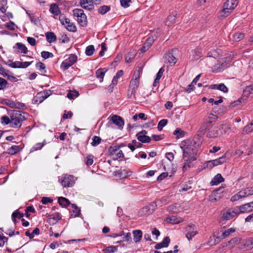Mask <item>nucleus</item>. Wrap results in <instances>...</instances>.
<instances>
[{"label":"nucleus","mask_w":253,"mask_h":253,"mask_svg":"<svg viewBox=\"0 0 253 253\" xmlns=\"http://www.w3.org/2000/svg\"><path fill=\"white\" fill-rule=\"evenodd\" d=\"M218 127L211 123L207 132V136L211 138L216 137L218 135Z\"/></svg>","instance_id":"obj_14"},{"label":"nucleus","mask_w":253,"mask_h":253,"mask_svg":"<svg viewBox=\"0 0 253 253\" xmlns=\"http://www.w3.org/2000/svg\"><path fill=\"white\" fill-rule=\"evenodd\" d=\"M168 222L171 224H177L180 222L179 219L176 216H171L167 219Z\"/></svg>","instance_id":"obj_43"},{"label":"nucleus","mask_w":253,"mask_h":253,"mask_svg":"<svg viewBox=\"0 0 253 253\" xmlns=\"http://www.w3.org/2000/svg\"><path fill=\"white\" fill-rule=\"evenodd\" d=\"M173 134L176 135V138L183 137L185 134V132L180 128H177L173 132Z\"/></svg>","instance_id":"obj_41"},{"label":"nucleus","mask_w":253,"mask_h":253,"mask_svg":"<svg viewBox=\"0 0 253 253\" xmlns=\"http://www.w3.org/2000/svg\"><path fill=\"white\" fill-rule=\"evenodd\" d=\"M212 122L211 121L207 120L204 122L199 128V132L202 133H205L206 132H208L209 128L211 125Z\"/></svg>","instance_id":"obj_21"},{"label":"nucleus","mask_w":253,"mask_h":253,"mask_svg":"<svg viewBox=\"0 0 253 253\" xmlns=\"http://www.w3.org/2000/svg\"><path fill=\"white\" fill-rule=\"evenodd\" d=\"M42 95H39V92L37 94V96L34 98L33 100V101L34 103H42L44 100H42Z\"/></svg>","instance_id":"obj_62"},{"label":"nucleus","mask_w":253,"mask_h":253,"mask_svg":"<svg viewBox=\"0 0 253 253\" xmlns=\"http://www.w3.org/2000/svg\"><path fill=\"white\" fill-rule=\"evenodd\" d=\"M71 207L73 209V214L72 215H73L75 217H78L80 215L81 210L80 208L78 207L75 204H71Z\"/></svg>","instance_id":"obj_38"},{"label":"nucleus","mask_w":253,"mask_h":253,"mask_svg":"<svg viewBox=\"0 0 253 253\" xmlns=\"http://www.w3.org/2000/svg\"><path fill=\"white\" fill-rule=\"evenodd\" d=\"M79 95V93L77 90H70L67 94V97L70 99H73L75 97H78Z\"/></svg>","instance_id":"obj_49"},{"label":"nucleus","mask_w":253,"mask_h":253,"mask_svg":"<svg viewBox=\"0 0 253 253\" xmlns=\"http://www.w3.org/2000/svg\"><path fill=\"white\" fill-rule=\"evenodd\" d=\"M6 4L7 2L6 0H0V11L3 13H4L6 11L5 7Z\"/></svg>","instance_id":"obj_56"},{"label":"nucleus","mask_w":253,"mask_h":253,"mask_svg":"<svg viewBox=\"0 0 253 253\" xmlns=\"http://www.w3.org/2000/svg\"><path fill=\"white\" fill-rule=\"evenodd\" d=\"M92 142L91 144L92 146H96L99 145L101 142V138L97 136H94L92 138Z\"/></svg>","instance_id":"obj_46"},{"label":"nucleus","mask_w":253,"mask_h":253,"mask_svg":"<svg viewBox=\"0 0 253 253\" xmlns=\"http://www.w3.org/2000/svg\"><path fill=\"white\" fill-rule=\"evenodd\" d=\"M59 180L64 187H72L75 183V177L72 175L67 174H63Z\"/></svg>","instance_id":"obj_7"},{"label":"nucleus","mask_w":253,"mask_h":253,"mask_svg":"<svg viewBox=\"0 0 253 253\" xmlns=\"http://www.w3.org/2000/svg\"><path fill=\"white\" fill-rule=\"evenodd\" d=\"M238 214H239V212L236 207L229 209L224 212L223 214V217L225 220H230Z\"/></svg>","instance_id":"obj_10"},{"label":"nucleus","mask_w":253,"mask_h":253,"mask_svg":"<svg viewBox=\"0 0 253 253\" xmlns=\"http://www.w3.org/2000/svg\"><path fill=\"white\" fill-rule=\"evenodd\" d=\"M22 149L23 147L21 145H12L7 149L6 153L10 155H14L19 153Z\"/></svg>","instance_id":"obj_17"},{"label":"nucleus","mask_w":253,"mask_h":253,"mask_svg":"<svg viewBox=\"0 0 253 253\" xmlns=\"http://www.w3.org/2000/svg\"><path fill=\"white\" fill-rule=\"evenodd\" d=\"M238 3V0H227L224 3L223 8L220 12V16L225 17L227 16L234 9Z\"/></svg>","instance_id":"obj_3"},{"label":"nucleus","mask_w":253,"mask_h":253,"mask_svg":"<svg viewBox=\"0 0 253 253\" xmlns=\"http://www.w3.org/2000/svg\"><path fill=\"white\" fill-rule=\"evenodd\" d=\"M33 61L32 62H20L15 61L12 62L10 66L13 68H26L29 66Z\"/></svg>","instance_id":"obj_15"},{"label":"nucleus","mask_w":253,"mask_h":253,"mask_svg":"<svg viewBox=\"0 0 253 253\" xmlns=\"http://www.w3.org/2000/svg\"><path fill=\"white\" fill-rule=\"evenodd\" d=\"M139 81L136 79H132L129 83V92L131 91L130 95L134 94L139 86Z\"/></svg>","instance_id":"obj_16"},{"label":"nucleus","mask_w":253,"mask_h":253,"mask_svg":"<svg viewBox=\"0 0 253 253\" xmlns=\"http://www.w3.org/2000/svg\"><path fill=\"white\" fill-rule=\"evenodd\" d=\"M106 72V70L105 68L102 69L100 68L98 70H97L96 71L95 75L98 79L100 80V82H102L103 80V78L104 77L105 74Z\"/></svg>","instance_id":"obj_32"},{"label":"nucleus","mask_w":253,"mask_h":253,"mask_svg":"<svg viewBox=\"0 0 253 253\" xmlns=\"http://www.w3.org/2000/svg\"><path fill=\"white\" fill-rule=\"evenodd\" d=\"M156 206L154 204H151L149 206L144 207L142 209V212L146 214H150L154 210L155 207Z\"/></svg>","instance_id":"obj_36"},{"label":"nucleus","mask_w":253,"mask_h":253,"mask_svg":"<svg viewBox=\"0 0 253 253\" xmlns=\"http://www.w3.org/2000/svg\"><path fill=\"white\" fill-rule=\"evenodd\" d=\"M8 83L6 80L0 77V90L3 89L6 87Z\"/></svg>","instance_id":"obj_60"},{"label":"nucleus","mask_w":253,"mask_h":253,"mask_svg":"<svg viewBox=\"0 0 253 253\" xmlns=\"http://www.w3.org/2000/svg\"><path fill=\"white\" fill-rule=\"evenodd\" d=\"M94 156L92 155H89L86 156L84 160V163L87 166L89 167L92 165L93 163Z\"/></svg>","instance_id":"obj_42"},{"label":"nucleus","mask_w":253,"mask_h":253,"mask_svg":"<svg viewBox=\"0 0 253 253\" xmlns=\"http://www.w3.org/2000/svg\"><path fill=\"white\" fill-rule=\"evenodd\" d=\"M89 3L88 0H80V5L84 9L88 10L89 11L92 10L94 8L93 3Z\"/></svg>","instance_id":"obj_22"},{"label":"nucleus","mask_w":253,"mask_h":253,"mask_svg":"<svg viewBox=\"0 0 253 253\" xmlns=\"http://www.w3.org/2000/svg\"><path fill=\"white\" fill-rule=\"evenodd\" d=\"M13 48H17L20 50L21 52L26 54L28 50L27 47L22 43L17 42L13 46Z\"/></svg>","instance_id":"obj_31"},{"label":"nucleus","mask_w":253,"mask_h":253,"mask_svg":"<svg viewBox=\"0 0 253 253\" xmlns=\"http://www.w3.org/2000/svg\"><path fill=\"white\" fill-rule=\"evenodd\" d=\"M168 122V121L167 119L161 120L158 124V129L159 131H161L162 128L167 125Z\"/></svg>","instance_id":"obj_51"},{"label":"nucleus","mask_w":253,"mask_h":253,"mask_svg":"<svg viewBox=\"0 0 253 253\" xmlns=\"http://www.w3.org/2000/svg\"><path fill=\"white\" fill-rule=\"evenodd\" d=\"M242 191L245 197L253 195V187H247Z\"/></svg>","instance_id":"obj_37"},{"label":"nucleus","mask_w":253,"mask_h":253,"mask_svg":"<svg viewBox=\"0 0 253 253\" xmlns=\"http://www.w3.org/2000/svg\"><path fill=\"white\" fill-rule=\"evenodd\" d=\"M59 20L61 24L64 25L68 31L72 32H76L77 31V28L74 23L71 22L70 19L64 15H60Z\"/></svg>","instance_id":"obj_5"},{"label":"nucleus","mask_w":253,"mask_h":253,"mask_svg":"<svg viewBox=\"0 0 253 253\" xmlns=\"http://www.w3.org/2000/svg\"><path fill=\"white\" fill-rule=\"evenodd\" d=\"M214 167V166L213 164L212 160L209 161L205 163L203 165V167L204 169L208 168V169H211V168H212Z\"/></svg>","instance_id":"obj_64"},{"label":"nucleus","mask_w":253,"mask_h":253,"mask_svg":"<svg viewBox=\"0 0 253 253\" xmlns=\"http://www.w3.org/2000/svg\"><path fill=\"white\" fill-rule=\"evenodd\" d=\"M226 154H224L222 157L212 160L214 167L225 163L226 162Z\"/></svg>","instance_id":"obj_28"},{"label":"nucleus","mask_w":253,"mask_h":253,"mask_svg":"<svg viewBox=\"0 0 253 253\" xmlns=\"http://www.w3.org/2000/svg\"><path fill=\"white\" fill-rule=\"evenodd\" d=\"M217 89L223 92L224 93H227L228 91V89L224 84H218Z\"/></svg>","instance_id":"obj_57"},{"label":"nucleus","mask_w":253,"mask_h":253,"mask_svg":"<svg viewBox=\"0 0 253 253\" xmlns=\"http://www.w3.org/2000/svg\"><path fill=\"white\" fill-rule=\"evenodd\" d=\"M112 123L116 125L118 128L122 129L125 125L124 120L122 117L117 115H113L111 119Z\"/></svg>","instance_id":"obj_12"},{"label":"nucleus","mask_w":253,"mask_h":253,"mask_svg":"<svg viewBox=\"0 0 253 253\" xmlns=\"http://www.w3.org/2000/svg\"><path fill=\"white\" fill-rule=\"evenodd\" d=\"M45 37L47 41L50 43L55 42L57 39L56 35L52 32L45 33Z\"/></svg>","instance_id":"obj_29"},{"label":"nucleus","mask_w":253,"mask_h":253,"mask_svg":"<svg viewBox=\"0 0 253 253\" xmlns=\"http://www.w3.org/2000/svg\"><path fill=\"white\" fill-rule=\"evenodd\" d=\"M95 51L94 47L92 45L87 46L85 48V53L87 56H91Z\"/></svg>","instance_id":"obj_44"},{"label":"nucleus","mask_w":253,"mask_h":253,"mask_svg":"<svg viewBox=\"0 0 253 253\" xmlns=\"http://www.w3.org/2000/svg\"><path fill=\"white\" fill-rule=\"evenodd\" d=\"M147 131L145 130H142L137 133L136 136L138 140L142 143H149L151 141V137L146 135Z\"/></svg>","instance_id":"obj_11"},{"label":"nucleus","mask_w":253,"mask_h":253,"mask_svg":"<svg viewBox=\"0 0 253 253\" xmlns=\"http://www.w3.org/2000/svg\"><path fill=\"white\" fill-rule=\"evenodd\" d=\"M238 211L239 214L241 213H245L251 212L253 211V201L249 203L245 204L240 207H236Z\"/></svg>","instance_id":"obj_13"},{"label":"nucleus","mask_w":253,"mask_h":253,"mask_svg":"<svg viewBox=\"0 0 253 253\" xmlns=\"http://www.w3.org/2000/svg\"><path fill=\"white\" fill-rule=\"evenodd\" d=\"M244 196L243 195V193L242 190H241L240 192H239L238 193L235 194V195L233 196L231 198V201L232 202H235L238 200H239L241 198H244Z\"/></svg>","instance_id":"obj_45"},{"label":"nucleus","mask_w":253,"mask_h":253,"mask_svg":"<svg viewBox=\"0 0 253 253\" xmlns=\"http://www.w3.org/2000/svg\"><path fill=\"white\" fill-rule=\"evenodd\" d=\"M253 123H251L250 124L247 125L243 129V133H248L253 131Z\"/></svg>","instance_id":"obj_55"},{"label":"nucleus","mask_w":253,"mask_h":253,"mask_svg":"<svg viewBox=\"0 0 253 253\" xmlns=\"http://www.w3.org/2000/svg\"><path fill=\"white\" fill-rule=\"evenodd\" d=\"M45 144V141L44 140L42 143H38L35 144L30 150V152H33L38 150H40Z\"/></svg>","instance_id":"obj_40"},{"label":"nucleus","mask_w":253,"mask_h":253,"mask_svg":"<svg viewBox=\"0 0 253 253\" xmlns=\"http://www.w3.org/2000/svg\"><path fill=\"white\" fill-rule=\"evenodd\" d=\"M24 214L18 211V210H16L14 211L12 214V218H18L21 219L24 216Z\"/></svg>","instance_id":"obj_50"},{"label":"nucleus","mask_w":253,"mask_h":253,"mask_svg":"<svg viewBox=\"0 0 253 253\" xmlns=\"http://www.w3.org/2000/svg\"><path fill=\"white\" fill-rule=\"evenodd\" d=\"M120 2L122 7L126 8L129 7L132 0H120Z\"/></svg>","instance_id":"obj_48"},{"label":"nucleus","mask_w":253,"mask_h":253,"mask_svg":"<svg viewBox=\"0 0 253 253\" xmlns=\"http://www.w3.org/2000/svg\"><path fill=\"white\" fill-rule=\"evenodd\" d=\"M77 56L74 54L69 55L67 59L64 60L61 64L60 67L63 70H67L77 61Z\"/></svg>","instance_id":"obj_8"},{"label":"nucleus","mask_w":253,"mask_h":253,"mask_svg":"<svg viewBox=\"0 0 253 253\" xmlns=\"http://www.w3.org/2000/svg\"><path fill=\"white\" fill-rule=\"evenodd\" d=\"M10 108L13 109H22L24 110L26 109L27 107L24 103L12 100Z\"/></svg>","instance_id":"obj_26"},{"label":"nucleus","mask_w":253,"mask_h":253,"mask_svg":"<svg viewBox=\"0 0 253 253\" xmlns=\"http://www.w3.org/2000/svg\"><path fill=\"white\" fill-rule=\"evenodd\" d=\"M119 150L117 149V147L115 146H110L108 149V152L109 153V155L110 156L112 157V159L113 158V156L116 154V152L118 151Z\"/></svg>","instance_id":"obj_53"},{"label":"nucleus","mask_w":253,"mask_h":253,"mask_svg":"<svg viewBox=\"0 0 253 253\" xmlns=\"http://www.w3.org/2000/svg\"><path fill=\"white\" fill-rule=\"evenodd\" d=\"M224 187H220L218 189L213 190L209 196V200L211 202H215L219 201L224 196Z\"/></svg>","instance_id":"obj_6"},{"label":"nucleus","mask_w":253,"mask_h":253,"mask_svg":"<svg viewBox=\"0 0 253 253\" xmlns=\"http://www.w3.org/2000/svg\"><path fill=\"white\" fill-rule=\"evenodd\" d=\"M176 14H173L172 15H169L167 18V20L166 22V24L169 26L175 22L176 18Z\"/></svg>","instance_id":"obj_35"},{"label":"nucleus","mask_w":253,"mask_h":253,"mask_svg":"<svg viewBox=\"0 0 253 253\" xmlns=\"http://www.w3.org/2000/svg\"><path fill=\"white\" fill-rule=\"evenodd\" d=\"M240 242V239L238 237L232 238L228 242L229 245H231V247H234L236 245L238 244Z\"/></svg>","instance_id":"obj_54"},{"label":"nucleus","mask_w":253,"mask_h":253,"mask_svg":"<svg viewBox=\"0 0 253 253\" xmlns=\"http://www.w3.org/2000/svg\"><path fill=\"white\" fill-rule=\"evenodd\" d=\"M200 144L195 139H187L181 142L180 147L182 150L183 159L187 163H191L197 160L198 149Z\"/></svg>","instance_id":"obj_1"},{"label":"nucleus","mask_w":253,"mask_h":253,"mask_svg":"<svg viewBox=\"0 0 253 253\" xmlns=\"http://www.w3.org/2000/svg\"><path fill=\"white\" fill-rule=\"evenodd\" d=\"M117 251V247L109 246L103 250L105 253H113Z\"/></svg>","instance_id":"obj_52"},{"label":"nucleus","mask_w":253,"mask_h":253,"mask_svg":"<svg viewBox=\"0 0 253 253\" xmlns=\"http://www.w3.org/2000/svg\"><path fill=\"white\" fill-rule=\"evenodd\" d=\"M49 11L55 15H58L60 13V10L58 6L56 3H52L49 8Z\"/></svg>","instance_id":"obj_27"},{"label":"nucleus","mask_w":253,"mask_h":253,"mask_svg":"<svg viewBox=\"0 0 253 253\" xmlns=\"http://www.w3.org/2000/svg\"><path fill=\"white\" fill-rule=\"evenodd\" d=\"M58 202L61 207L65 208H67L71 204L70 202L68 199L63 197L58 198Z\"/></svg>","instance_id":"obj_24"},{"label":"nucleus","mask_w":253,"mask_h":253,"mask_svg":"<svg viewBox=\"0 0 253 253\" xmlns=\"http://www.w3.org/2000/svg\"><path fill=\"white\" fill-rule=\"evenodd\" d=\"M229 37L233 41L238 42L244 38L245 34L242 32H237L230 34Z\"/></svg>","instance_id":"obj_18"},{"label":"nucleus","mask_w":253,"mask_h":253,"mask_svg":"<svg viewBox=\"0 0 253 253\" xmlns=\"http://www.w3.org/2000/svg\"><path fill=\"white\" fill-rule=\"evenodd\" d=\"M41 56L44 59L51 58L53 56V54L49 52L43 51L41 52Z\"/></svg>","instance_id":"obj_58"},{"label":"nucleus","mask_w":253,"mask_h":253,"mask_svg":"<svg viewBox=\"0 0 253 253\" xmlns=\"http://www.w3.org/2000/svg\"><path fill=\"white\" fill-rule=\"evenodd\" d=\"M73 14L77 17L78 24L83 27H85L87 25V16L84 10L80 8H75L73 10Z\"/></svg>","instance_id":"obj_4"},{"label":"nucleus","mask_w":253,"mask_h":253,"mask_svg":"<svg viewBox=\"0 0 253 253\" xmlns=\"http://www.w3.org/2000/svg\"><path fill=\"white\" fill-rule=\"evenodd\" d=\"M224 179L222 176L221 174L220 173L217 174L211 180V185H216L219 184V183H221L223 181H224Z\"/></svg>","instance_id":"obj_23"},{"label":"nucleus","mask_w":253,"mask_h":253,"mask_svg":"<svg viewBox=\"0 0 253 253\" xmlns=\"http://www.w3.org/2000/svg\"><path fill=\"white\" fill-rule=\"evenodd\" d=\"M110 9L111 6L110 5H103L98 8V12L101 15H104L110 11Z\"/></svg>","instance_id":"obj_33"},{"label":"nucleus","mask_w":253,"mask_h":253,"mask_svg":"<svg viewBox=\"0 0 253 253\" xmlns=\"http://www.w3.org/2000/svg\"><path fill=\"white\" fill-rule=\"evenodd\" d=\"M246 98H245L244 97H242L239 99L234 101V102L231 103L229 105L230 107H234L238 105H242L246 103Z\"/></svg>","instance_id":"obj_34"},{"label":"nucleus","mask_w":253,"mask_h":253,"mask_svg":"<svg viewBox=\"0 0 253 253\" xmlns=\"http://www.w3.org/2000/svg\"><path fill=\"white\" fill-rule=\"evenodd\" d=\"M235 231V229L234 228H230L228 229L225 230L224 232L222 233L220 238L224 239L226 237H228L231 233H234Z\"/></svg>","instance_id":"obj_39"},{"label":"nucleus","mask_w":253,"mask_h":253,"mask_svg":"<svg viewBox=\"0 0 253 253\" xmlns=\"http://www.w3.org/2000/svg\"><path fill=\"white\" fill-rule=\"evenodd\" d=\"M133 240L135 243L139 242L142 237V232L140 230H133Z\"/></svg>","instance_id":"obj_30"},{"label":"nucleus","mask_w":253,"mask_h":253,"mask_svg":"<svg viewBox=\"0 0 253 253\" xmlns=\"http://www.w3.org/2000/svg\"><path fill=\"white\" fill-rule=\"evenodd\" d=\"M25 113L18 110H11L8 112L9 117L7 116L2 117L1 123L4 125H9L13 128H20L23 121L25 120Z\"/></svg>","instance_id":"obj_2"},{"label":"nucleus","mask_w":253,"mask_h":253,"mask_svg":"<svg viewBox=\"0 0 253 253\" xmlns=\"http://www.w3.org/2000/svg\"><path fill=\"white\" fill-rule=\"evenodd\" d=\"M165 62L174 65L176 62V58L173 55L171 52H168L165 54L164 57Z\"/></svg>","instance_id":"obj_19"},{"label":"nucleus","mask_w":253,"mask_h":253,"mask_svg":"<svg viewBox=\"0 0 253 253\" xmlns=\"http://www.w3.org/2000/svg\"><path fill=\"white\" fill-rule=\"evenodd\" d=\"M15 24L14 23V22H13L12 21L7 22L5 24V27L7 28L8 29L11 30V31L15 30Z\"/></svg>","instance_id":"obj_63"},{"label":"nucleus","mask_w":253,"mask_h":253,"mask_svg":"<svg viewBox=\"0 0 253 253\" xmlns=\"http://www.w3.org/2000/svg\"><path fill=\"white\" fill-rule=\"evenodd\" d=\"M185 233L186 237L190 241L198 233L197 226L193 224L187 225L185 228Z\"/></svg>","instance_id":"obj_9"},{"label":"nucleus","mask_w":253,"mask_h":253,"mask_svg":"<svg viewBox=\"0 0 253 253\" xmlns=\"http://www.w3.org/2000/svg\"><path fill=\"white\" fill-rule=\"evenodd\" d=\"M51 94V92L50 90H45L42 92H39V95H42L43 96L42 97V100H45Z\"/></svg>","instance_id":"obj_61"},{"label":"nucleus","mask_w":253,"mask_h":253,"mask_svg":"<svg viewBox=\"0 0 253 253\" xmlns=\"http://www.w3.org/2000/svg\"><path fill=\"white\" fill-rule=\"evenodd\" d=\"M202 56L201 49L200 48L195 49L193 54V58L194 60L199 59Z\"/></svg>","instance_id":"obj_47"},{"label":"nucleus","mask_w":253,"mask_h":253,"mask_svg":"<svg viewBox=\"0 0 253 253\" xmlns=\"http://www.w3.org/2000/svg\"><path fill=\"white\" fill-rule=\"evenodd\" d=\"M124 157V155L123 153V151L122 150H119L117 152H116V154L113 156V159L114 160H117L120 158Z\"/></svg>","instance_id":"obj_59"},{"label":"nucleus","mask_w":253,"mask_h":253,"mask_svg":"<svg viewBox=\"0 0 253 253\" xmlns=\"http://www.w3.org/2000/svg\"><path fill=\"white\" fill-rule=\"evenodd\" d=\"M243 95V97H244L245 98H246V99L251 95L253 96V85H251L246 86L245 89L244 90Z\"/></svg>","instance_id":"obj_25"},{"label":"nucleus","mask_w":253,"mask_h":253,"mask_svg":"<svg viewBox=\"0 0 253 253\" xmlns=\"http://www.w3.org/2000/svg\"><path fill=\"white\" fill-rule=\"evenodd\" d=\"M170 241V240L169 238V237H166L164 238V239L161 242L157 243L156 245L155 248L156 250H158V249H160L162 248L168 247L169 245Z\"/></svg>","instance_id":"obj_20"}]
</instances>
